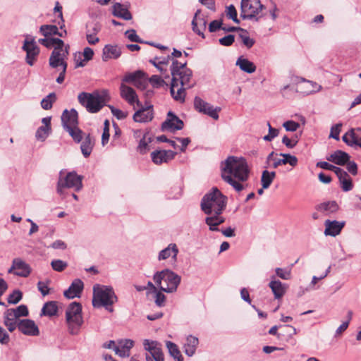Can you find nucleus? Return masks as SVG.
Returning a JSON list of instances; mask_svg holds the SVG:
<instances>
[{
	"label": "nucleus",
	"instance_id": "1",
	"mask_svg": "<svg viewBox=\"0 0 361 361\" xmlns=\"http://www.w3.org/2000/svg\"><path fill=\"white\" fill-rule=\"evenodd\" d=\"M172 63L170 67L172 76L170 86V93L174 100L184 102L185 98V90L194 87L195 82H192V71L187 67V61L180 62L176 59H171L170 55L166 57L158 58L159 63L167 65L170 60Z\"/></svg>",
	"mask_w": 361,
	"mask_h": 361
},
{
	"label": "nucleus",
	"instance_id": "2",
	"mask_svg": "<svg viewBox=\"0 0 361 361\" xmlns=\"http://www.w3.org/2000/svg\"><path fill=\"white\" fill-rule=\"evenodd\" d=\"M221 178L236 192H241L245 185L241 182L247 181L250 176V169L246 160L243 157L229 156L221 162Z\"/></svg>",
	"mask_w": 361,
	"mask_h": 361
},
{
	"label": "nucleus",
	"instance_id": "3",
	"mask_svg": "<svg viewBox=\"0 0 361 361\" xmlns=\"http://www.w3.org/2000/svg\"><path fill=\"white\" fill-rule=\"evenodd\" d=\"M117 300L118 297L111 286L95 284L93 286L92 305L94 307H104L106 310L113 312L111 306Z\"/></svg>",
	"mask_w": 361,
	"mask_h": 361
},
{
	"label": "nucleus",
	"instance_id": "4",
	"mask_svg": "<svg viewBox=\"0 0 361 361\" xmlns=\"http://www.w3.org/2000/svg\"><path fill=\"white\" fill-rule=\"evenodd\" d=\"M227 197L224 195L217 188H213L212 190L206 193L201 200L200 207L207 215L221 209L225 210L227 204Z\"/></svg>",
	"mask_w": 361,
	"mask_h": 361
},
{
	"label": "nucleus",
	"instance_id": "5",
	"mask_svg": "<svg viewBox=\"0 0 361 361\" xmlns=\"http://www.w3.org/2000/svg\"><path fill=\"white\" fill-rule=\"evenodd\" d=\"M153 280L161 290L172 293L177 290L181 281V277L174 271L165 269L161 271H157L153 276Z\"/></svg>",
	"mask_w": 361,
	"mask_h": 361
},
{
	"label": "nucleus",
	"instance_id": "6",
	"mask_svg": "<svg viewBox=\"0 0 361 361\" xmlns=\"http://www.w3.org/2000/svg\"><path fill=\"white\" fill-rule=\"evenodd\" d=\"M63 171L59 173V177L57 182L56 192L57 193L64 197L65 188H73L75 192H79L82 188V176L78 175L76 172L71 171L63 176Z\"/></svg>",
	"mask_w": 361,
	"mask_h": 361
},
{
	"label": "nucleus",
	"instance_id": "7",
	"mask_svg": "<svg viewBox=\"0 0 361 361\" xmlns=\"http://www.w3.org/2000/svg\"><path fill=\"white\" fill-rule=\"evenodd\" d=\"M79 103L90 113L99 112L105 105L104 99L97 92L87 93L82 92L78 97Z\"/></svg>",
	"mask_w": 361,
	"mask_h": 361
},
{
	"label": "nucleus",
	"instance_id": "8",
	"mask_svg": "<svg viewBox=\"0 0 361 361\" xmlns=\"http://www.w3.org/2000/svg\"><path fill=\"white\" fill-rule=\"evenodd\" d=\"M240 17L243 20H254L258 21L259 18L257 16L264 6L260 0H242Z\"/></svg>",
	"mask_w": 361,
	"mask_h": 361
},
{
	"label": "nucleus",
	"instance_id": "9",
	"mask_svg": "<svg viewBox=\"0 0 361 361\" xmlns=\"http://www.w3.org/2000/svg\"><path fill=\"white\" fill-rule=\"evenodd\" d=\"M22 49L26 52L25 61L30 66H33L39 54L40 49L34 37L26 35Z\"/></svg>",
	"mask_w": 361,
	"mask_h": 361
},
{
	"label": "nucleus",
	"instance_id": "10",
	"mask_svg": "<svg viewBox=\"0 0 361 361\" xmlns=\"http://www.w3.org/2000/svg\"><path fill=\"white\" fill-rule=\"evenodd\" d=\"M70 47L68 44L59 50H53L49 59V65L52 68L61 67L67 68L68 63L66 59L69 54Z\"/></svg>",
	"mask_w": 361,
	"mask_h": 361
},
{
	"label": "nucleus",
	"instance_id": "11",
	"mask_svg": "<svg viewBox=\"0 0 361 361\" xmlns=\"http://www.w3.org/2000/svg\"><path fill=\"white\" fill-rule=\"evenodd\" d=\"M144 349L148 352L146 356L152 358V361H164V355L162 350V345L157 341L145 339L143 341Z\"/></svg>",
	"mask_w": 361,
	"mask_h": 361
},
{
	"label": "nucleus",
	"instance_id": "12",
	"mask_svg": "<svg viewBox=\"0 0 361 361\" xmlns=\"http://www.w3.org/2000/svg\"><path fill=\"white\" fill-rule=\"evenodd\" d=\"M31 271L30 266L20 258L13 259L12 265L8 270V273H13L14 275L20 277H27Z\"/></svg>",
	"mask_w": 361,
	"mask_h": 361
},
{
	"label": "nucleus",
	"instance_id": "13",
	"mask_svg": "<svg viewBox=\"0 0 361 361\" xmlns=\"http://www.w3.org/2000/svg\"><path fill=\"white\" fill-rule=\"evenodd\" d=\"M183 121L173 112L170 111L167 114L166 119L161 123V130L163 131L170 130L171 132H174L183 129Z\"/></svg>",
	"mask_w": 361,
	"mask_h": 361
},
{
	"label": "nucleus",
	"instance_id": "14",
	"mask_svg": "<svg viewBox=\"0 0 361 361\" xmlns=\"http://www.w3.org/2000/svg\"><path fill=\"white\" fill-rule=\"evenodd\" d=\"M191 24L192 31L202 39H204L205 35L204 31L206 30L207 20L206 16L201 13V10H197Z\"/></svg>",
	"mask_w": 361,
	"mask_h": 361
},
{
	"label": "nucleus",
	"instance_id": "15",
	"mask_svg": "<svg viewBox=\"0 0 361 361\" xmlns=\"http://www.w3.org/2000/svg\"><path fill=\"white\" fill-rule=\"evenodd\" d=\"M66 322H74L80 324L83 321L82 317V305L80 302H73L66 310Z\"/></svg>",
	"mask_w": 361,
	"mask_h": 361
},
{
	"label": "nucleus",
	"instance_id": "16",
	"mask_svg": "<svg viewBox=\"0 0 361 361\" xmlns=\"http://www.w3.org/2000/svg\"><path fill=\"white\" fill-rule=\"evenodd\" d=\"M224 210H221V208L217 209L212 214L207 215L205 218V224L209 226L210 231H219V226L225 222V217L222 216L221 214Z\"/></svg>",
	"mask_w": 361,
	"mask_h": 361
},
{
	"label": "nucleus",
	"instance_id": "17",
	"mask_svg": "<svg viewBox=\"0 0 361 361\" xmlns=\"http://www.w3.org/2000/svg\"><path fill=\"white\" fill-rule=\"evenodd\" d=\"M343 141L348 146L361 147V128H351L342 137Z\"/></svg>",
	"mask_w": 361,
	"mask_h": 361
},
{
	"label": "nucleus",
	"instance_id": "18",
	"mask_svg": "<svg viewBox=\"0 0 361 361\" xmlns=\"http://www.w3.org/2000/svg\"><path fill=\"white\" fill-rule=\"evenodd\" d=\"M18 330L27 336H38L39 330L35 322L32 319H21L18 324Z\"/></svg>",
	"mask_w": 361,
	"mask_h": 361
},
{
	"label": "nucleus",
	"instance_id": "19",
	"mask_svg": "<svg viewBox=\"0 0 361 361\" xmlns=\"http://www.w3.org/2000/svg\"><path fill=\"white\" fill-rule=\"evenodd\" d=\"M61 123L64 130L68 127L73 128L78 126V114L75 109H65L61 115Z\"/></svg>",
	"mask_w": 361,
	"mask_h": 361
},
{
	"label": "nucleus",
	"instance_id": "20",
	"mask_svg": "<svg viewBox=\"0 0 361 361\" xmlns=\"http://www.w3.org/2000/svg\"><path fill=\"white\" fill-rule=\"evenodd\" d=\"M121 97L130 105L136 104L137 106H142V103L137 99L135 91L130 87L121 83L120 86Z\"/></svg>",
	"mask_w": 361,
	"mask_h": 361
},
{
	"label": "nucleus",
	"instance_id": "21",
	"mask_svg": "<svg viewBox=\"0 0 361 361\" xmlns=\"http://www.w3.org/2000/svg\"><path fill=\"white\" fill-rule=\"evenodd\" d=\"M176 155V152L172 150H155L151 153V158L155 164L159 165L173 159Z\"/></svg>",
	"mask_w": 361,
	"mask_h": 361
},
{
	"label": "nucleus",
	"instance_id": "22",
	"mask_svg": "<svg viewBox=\"0 0 361 361\" xmlns=\"http://www.w3.org/2000/svg\"><path fill=\"white\" fill-rule=\"evenodd\" d=\"M84 288V283L80 279L73 281L69 288L63 293V295L68 299L80 298Z\"/></svg>",
	"mask_w": 361,
	"mask_h": 361
},
{
	"label": "nucleus",
	"instance_id": "23",
	"mask_svg": "<svg viewBox=\"0 0 361 361\" xmlns=\"http://www.w3.org/2000/svg\"><path fill=\"white\" fill-rule=\"evenodd\" d=\"M345 224V221H331L327 219L324 221L325 235L335 237L338 235Z\"/></svg>",
	"mask_w": 361,
	"mask_h": 361
},
{
	"label": "nucleus",
	"instance_id": "24",
	"mask_svg": "<svg viewBox=\"0 0 361 361\" xmlns=\"http://www.w3.org/2000/svg\"><path fill=\"white\" fill-rule=\"evenodd\" d=\"M141 108L137 111L133 115V120L138 123H146L152 120L153 109L152 106L150 105L146 108L140 106Z\"/></svg>",
	"mask_w": 361,
	"mask_h": 361
},
{
	"label": "nucleus",
	"instance_id": "25",
	"mask_svg": "<svg viewBox=\"0 0 361 361\" xmlns=\"http://www.w3.org/2000/svg\"><path fill=\"white\" fill-rule=\"evenodd\" d=\"M112 14L114 16L123 19L125 20H130L133 18L131 13L128 10L126 4H123L116 2L112 6Z\"/></svg>",
	"mask_w": 361,
	"mask_h": 361
},
{
	"label": "nucleus",
	"instance_id": "26",
	"mask_svg": "<svg viewBox=\"0 0 361 361\" xmlns=\"http://www.w3.org/2000/svg\"><path fill=\"white\" fill-rule=\"evenodd\" d=\"M269 288L274 293L276 299L281 298L286 292L288 288L286 283H283L279 280H276L275 276H271V280L269 283Z\"/></svg>",
	"mask_w": 361,
	"mask_h": 361
},
{
	"label": "nucleus",
	"instance_id": "27",
	"mask_svg": "<svg viewBox=\"0 0 361 361\" xmlns=\"http://www.w3.org/2000/svg\"><path fill=\"white\" fill-rule=\"evenodd\" d=\"M59 28L55 25H42L39 27V32L45 37H51L52 35H58L60 37H64L67 35V31L65 29Z\"/></svg>",
	"mask_w": 361,
	"mask_h": 361
},
{
	"label": "nucleus",
	"instance_id": "28",
	"mask_svg": "<svg viewBox=\"0 0 361 361\" xmlns=\"http://www.w3.org/2000/svg\"><path fill=\"white\" fill-rule=\"evenodd\" d=\"M121 49L117 45L106 44L103 48L102 60L107 61L109 59H116L121 55Z\"/></svg>",
	"mask_w": 361,
	"mask_h": 361
},
{
	"label": "nucleus",
	"instance_id": "29",
	"mask_svg": "<svg viewBox=\"0 0 361 361\" xmlns=\"http://www.w3.org/2000/svg\"><path fill=\"white\" fill-rule=\"evenodd\" d=\"M336 176L338 178L340 185L343 191L348 192L353 190V180L345 171L341 169L340 171L336 173Z\"/></svg>",
	"mask_w": 361,
	"mask_h": 361
},
{
	"label": "nucleus",
	"instance_id": "30",
	"mask_svg": "<svg viewBox=\"0 0 361 361\" xmlns=\"http://www.w3.org/2000/svg\"><path fill=\"white\" fill-rule=\"evenodd\" d=\"M350 157L347 152L338 149L327 157L326 159L336 165L344 166L350 160Z\"/></svg>",
	"mask_w": 361,
	"mask_h": 361
},
{
	"label": "nucleus",
	"instance_id": "31",
	"mask_svg": "<svg viewBox=\"0 0 361 361\" xmlns=\"http://www.w3.org/2000/svg\"><path fill=\"white\" fill-rule=\"evenodd\" d=\"M178 252L177 245L176 243H170L166 248L159 252L158 259L161 261L172 257L173 259L176 260Z\"/></svg>",
	"mask_w": 361,
	"mask_h": 361
},
{
	"label": "nucleus",
	"instance_id": "32",
	"mask_svg": "<svg viewBox=\"0 0 361 361\" xmlns=\"http://www.w3.org/2000/svg\"><path fill=\"white\" fill-rule=\"evenodd\" d=\"M38 42L48 49L54 47V50H59L65 47L64 42L62 39L56 37H48L41 38L39 39Z\"/></svg>",
	"mask_w": 361,
	"mask_h": 361
},
{
	"label": "nucleus",
	"instance_id": "33",
	"mask_svg": "<svg viewBox=\"0 0 361 361\" xmlns=\"http://www.w3.org/2000/svg\"><path fill=\"white\" fill-rule=\"evenodd\" d=\"M199 340L196 336L189 335L186 338V342L184 344V353L189 357H192L196 352Z\"/></svg>",
	"mask_w": 361,
	"mask_h": 361
},
{
	"label": "nucleus",
	"instance_id": "34",
	"mask_svg": "<svg viewBox=\"0 0 361 361\" xmlns=\"http://www.w3.org/2000/svg\"><path fill=\"white\" fill-rule=\"evenodd\" d=\"M81 142L80 149L82 154L85 158H87L92 153L94 145V140L90 134H87Z\"/></svg>",
	"mask_w": 361,
	"mask_h": 361
},
{
	"label": "nucleus",
	"instance_id": "35",
	"mask_svg": "<svg viewBox=\"0 0 361 361\" xmlns=\"http://www.w3.org/2000/svg\"><path fill=\"white\" fill-rule=\"evenodd\" d=\"M59 308L56 301H49L44 303L40 312V316L53 317L57 314Z\"/></svg>",
	"mask_w": 361,
	"mask_h": 361
},
{
	"label": "nucleus",
	"instance_id": "36",
	"mask_svg": "<svg viewBox=\"0 0 361 361\" xmlns=\"http://www.w3.org/2000/svg\"><path fill=\"white\" fill-rule=\"evenodd\" d=\"M281 331L279 332L278 338L281 341H288L297 334L296 329L290 325L280 326Z\"/></svg>",
	"mask_w": 361,
	"mask_h": 361
},
{
	"label": "nucleus",
	"instance_id": "37",
	"mask_svg": "<svg viewBox=\"0 0 361 361\" xmlns=\"http://www.w3.org/2000/svg\"><path fill=\"white\" fill-rule=\"evenodd\" d=\"M236 66H238L241 71L247 73H252L256 71V66L255 63L243 56L238 59Z\"/></svg>",
	"mask_w": 361,
	"mask_h": 361
},
{
	"label": "nucleus",
	"instance_id": "38",
	"mask_svg": "<svg viewBox=\"0 0 361 361\" xmlns=\"http://www.w3.org/2000/svg\"><path fill=\"white\" fill-rule=\"evenodd\" d=\"M166 347L168 349L170 356L172 357L175 361H183V357L176 343L170 341H166Z\"/></svg>",
	"mask_w": 361,
	"mask_h": 361
},
{
	"label": "nucleus",
	"instance_id": "39",
	"mask_svg": "<svg viewBox=\"0 0 361 361\" xmlns=\"http://www.w3.org/2000/svg\"><path fill=\"white\" fill-rule=\"evenodd\" d=\"M317 209L331 214L336 212L338 209V205L336 201H329L319 204Z\"/></svg>",
	"mask_w": 361,
	"mask_h": 361
},
{
	"label": "nucleus",
	"instance_id": "40",
	"mask_svg": "<svg viewBox=\"0 0 361 361\" xmlns=\"http://www.w3.org/2000/svg\"><path fill=\"white\" fill-rule=\"evenodd\" d=\"M275 177V171H269L267 170L263 171L261 176V183L263 188H268L271 185Z\"/></svg>",
	"mask_w": 361,
	"mask_h": 361
},
{
	"label": "nucleus",
	"instance_id": "41",
	"mask_svg": "<svg viewBox=\"0 0 361 361\" xmlns=\"http://www.w3.org/2000/svg\"><path fill=\"white\" fill-rule=\"evenodd\" d=\"M152 137L149 132L144 133L142 138L140 140L137 150L140 154H145L149 150V144L152 142Z\"/></svg>",
	"mask_w": 361,
	"mask_h": 361
},
{
	"label": "nucleus",
	"instance_id": "42",
	"mask_svg": "<svg viewBox=\"0 0 361 361\" xmlns=\"http://www.w3.org/2000/svg\"><path fill=\"white\" fill-rule=\"evenodd\" d=\"M66 130L69 133L76 143H79L82 140L83 132L78 127V126L75 127L73 126V128L67 126V129Z\"/></svg>",
	"mask_w": 361,
	"mask_h": 361
},
{
	"label": "nucleus",
	"instance_id": "43",
	"mask_svg": "<svg viewBox=\"0 0 361 361\" xmlns=\"http://www.w3.org/2000/svg\"><path fill=\"white\" fill-rule=\"evenodd\" d=\"M56 96L54 92L49 93L41 101V106L44 110H49L52 108L53 103L56 101Z\"/></svg>",
	"mask_w": 361,
	"mask_h": 361
},
{
	"label": "nucleus",
	"instance_id": "44",
	"mask_svg": "<svg viewBox=\"0 0 361 361\" xmlns=\"http://www.w3.org/2000/svg\"><path fill=\"white\" fill-rule=\"evenodd\" d=\"M51 128L47 127V129L45 128V126H42L37 129V131L35 133V138L37 140H40V141L43 142L47 139V137L49 136V135L51 133Z\"/></svg>",
	"mask_w": 361,
	"mask_h": 361
},
{
	"label": "nucleus",
	"instance_id": "45",
	"mask_svg": "<svg viewBox=\"0 0 361 361\" xmlns=\"http://www.w3.org/2000/svg\"><path fill=\"white\" fill-rule=\"evenodd\" d=\"M144 72L142 71H136L133 73L126 74L122 81L124 82L133 83V85L136 82L139 77L143 76Z\"/></svg>",
	"mask_w": 361,
	"mask_h": 361
},
{
	"label": "nucleus",
	"instance_id": "46",
	"mask_svg": "<svg viewBox=\"0 0 361 361\" xmlns=\"http://www.w3.org/2000/svg\"><path fill=\"white\" fill-rule=\"evenodd\" d=\"M210 104L204 101L199 97H195L194 99V107L195 109L202 114H204L206 111V109L209 106Z\"/></svg>",
	"mask_w": 361,
	"mask_h": 361
},
{
	"label": "nucleus",
	"instance_id": "47",
	"mask_svg": "<svg viewBox=\"0 0 361 361\" xmlns=\"http://www.w3.org/2000/svg\"><path fill=\"white\" fill-rule=\"evenodd\" d=\"M23 298V293L20 290H14L8 296L7 300L9 304L16 305Z\"/></svg>",
	"mask_w": 361,
	"mask_h": 361
},
{
	"label": "nucleus",
	"instance_id": "48",
	"mask_svg": "<svg viewBox=\"0 0 361 361\" xmlns=\"http://www.w3.org/2000/svg\"><path fill=\"white\" fill-rule=\"evenodd\" d=\"M238 37L241 39L243 44L247 48L250 49L255 43V40L252 38H250L248 32L246 30V32H240L238 35Z\"/></svg>",
	"mask_w": 361,
	"mask_h": 361
},
{
	"label": "nucleus",
	"instance_id": "49",
	"mask_svg": "<svg viewBox=\"0 0 361 361\" xmlns=\"http://www.w3.org/2000/svg\"><path fill=\"white\" fill-rule=\"evenodd\" d=\"M164 291L157 290V292H154V302L155 305L159 307H163L166 305V298L163 293Z\"/></svg>",
	"mask_w": 361,
	"mask_h": 361
},
{
	"label": "nucleus",
	"instance_id": "50",
	"mask_svg": "<svg viewBox=\"0 0 361 361\" xmlns=\"http://www.w3.org/2000/svg\"><path fill=\"white\" fill-rule=\"evenodd\" d=\"M276 274L278 277L283 279L288 280L291 277V267L289 268H276L275 269Z\"/></svg>",
	"mask_w": 361,
	"mask_h": 361
},
{
	"label": "nucleus",
	"instance_id": "51",
	"mask_svg": "<svg viewBox=\"0 0 361 361\" xmlns=\"http://www.w3.org/2000/svg\"><path fill=\"white\" fill-rule=\"evenodd\" d=\"M150 83L154 88H159L164 85H168L161 76L153 75L148 79V83Z\"/></svg>",
	"mask_w": 361,
	"mask_h": 361
},
{
	"label": "nucleus",
	"instance_id": "52",
	"mask_svg": "<svg viewBox=\"0 0 361 361\" xmlns=\"http://www.w3.org/2000/svg\"><path fill=\"white\" fill-rule=\"evenodd\" d=\"M51 266L54 271L61 272L68 267V264L61 259H54L51 262Z\"/></svg>",
	"mask_w": 361,
	"mask_h": 361
},
{
	"label": "nucleus",
	"instance_id": "53",
	"mask_svg": "<svg viewBox=\"0 0 361 361\" xmlns=\"http://www.w3.org/2000/svg\"><path fill=\"white\" fill-rule=\"evenodd\" d=\"M125 35L131 42H137L140 44L145 42L137 35L136 31L133 29L127 30L125 32Z\"/></svg>",
	"mask_w": 361,
	"mask_h": 361
},
{
	"label": "nucleus",
	"instance_id": "54",
	"mask_svg": "<svg viewBox=\"0 0 361 361\" xmlns=\"http://www.w3.org/2000/svg\"><path fill=\"white\" fill-rule=\"evenodd\" d=\"M317 166L325 170L332 171L336 174L341 169V168L332 165L327 161H319L317 163Z\"/></svg>",
	"mask_w": 361,
	"mask_h": 361
},
{
	"label": "nucleus",
	"instance_id": "55",
	"mask_svg": "<svg viewBox=\"0 0 361 361\" xmlns=\"http://www.w3.org/2000/svg\"><path fill=\"white\" fill-rule=\"evenodd\" d=\"M269 128L268 135L264 136L263 139L265 141L270 142L279 135V130L271 127L269 122L267 123Z\"/></svg>",
	"mask_w": 361,
	"mask_h": 361
},
{
	"label": "nucleus",
	"instance_id": "56",
	"mask_svg": "<svg viewBox=\"0 0 361 361\" xmlns=\"http://www.w3.org/2000/svg\"><path fill=\"white\" fill-rule=\"evenodd\" d=\"M221 111L220 107L214 108L212 105L209 104V106L206 109V111L204 114L208 115L211 118L214 120L219 119V112Z\"/></svg>",
	"mask_w": 361,
	"mask_h": 361
},
{
	"label": "nucleus",
	"instance_id": "57",
	"mask_svg": "<svg viewBox=\"0 0 361 361\" xmlns=\"http://www.w3.org/2000/svg\"><path fill=\"white\" fill-rule=\"evenodd\" d=\"M226 16L228 18L232 19L233 21L235 23L239 24L240 20L237 18V11L233 5H230L226 8Z\"/></svg>",
	"mask_w": 361,
	"mask_h": 361
},
{
	"label": "nucleus",
	"instance_id": "58",
	"mask_svg": "<svg viewBox=\"0 0 361 361\" xmlns=\"http://www.w3.org/2000/svg\"><path fill=\"white\" fill-rule=\"evenodd\" d=\"M14 310V316L18 318L21 317H27L29 314L27 307L25 305H20L17 307Z\"/></svg>",
	"mask_w": 361,
	"mask_h": 361
},
{
	"label": "nucleus",
	"instance_id": "59",
	"mask_svg": "<svg viewBox=\"0 0 361 361\" xmlns=\"http://www.w3.org/2000/svg\"><path fill=\"white\" fill-rule=\"evenodd\" d=\"M298 142V137L295 135L292 139L288 137V136L284 135L282 138V143L285 145L288 148L293 149L296 146Z\"/></svg>",
	"mask_w": 361,
	"mask_h": 361
},
{
	"label": "nucleus",
	"instance_id": "60",
	"mask_svg": "<svg viewBox=\"0 0 361 361\" xmlns=\"http://www.w3.org/2000/svg\"><path fill=\"white\" fill-rule=\"evenodd\" d=\"M68 326V331L71 335H77L80 332V329L82 326L83 324V321L81 322L80 324H78L77 322H67Z\"/></svg>",
	"mask_w": 361,
	"mask_h": 361
},
{
	"label": "nucleus",
	"instance_id": "61",
	"mask_svg": "<svg viewBox=\"0 0 361 361\" xmlns=\"http://www.w3.org/2000/svg\"><path fill=\"white\" fill-rule=\"evenodd\" d=\"M17 317L14 316L13 308L8 309L4 313V322H17Z\"/></svg>",
	"mask_w": 361,
	"mask_h": 361
},
{
	"label": "nucleus",
	"instance_id": "62",
	"mask_svg": "<svg viewBox=\"0 0 361 361\" xmlns=\"http://www.w3.org/2000/svg\"><path fill=\"white\" fill-rule=\"evenodd\" d=\"M148 85V79L144 73L143 76L139 77V79L136 81V82L134 84V86L137 87L139 90H143L146 89V87Z\"/></svg>",
	"mask_w": 361,
	"mask_h": 361
},
{
	"label": "nucleus",
	"instance_id": "63",
	"mask_svg": "<svg viewBox=\"0 0 361 361\" xmlns=\"http://www.w3.org/2000/svg\"><path fill=\"white\" fill-rule=\"evenodd\" d=\"M111 109V114L118 120L124 119L127 117L128 113L123 111L121 109H116L113 106H109Z\"/></svg>",
	"mask_w": 361,
	"mask_h": 361
},
{
	"label": "nucleus",
	"instance_id": "64",
	"mask_svg": "<svg viewBox=\"0 0 361 361\" xmlns=\"http://www.w3.org/2000/svg\"><path fill=\"white\" fill-rule=\"evenodd\" d=\"M235 41V36L233 35H228L219 39V44L222 46L229 47L231 46Z\"/></svg>",
	"mask_w": 361,
	"mask_h": 361
}]
</instances>
